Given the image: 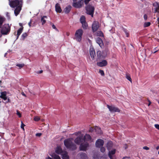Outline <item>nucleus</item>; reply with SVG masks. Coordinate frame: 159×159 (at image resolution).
Wrapping results in <instances>:
<instances>
[{
  "label": "nucleus",
  "instance_id": "nucleus-1",
  "mask_svg": "<svg viewBox=\"0 0 159 159\" xmlns=\"http://www.w3.org/2000/svg\"><path fill=\"white\" fill-rule=\"evenodd\" d=\"M64 143L67 149L71 150H75L77 148L76 145L69 138L65 139L64 141Z\"/></svg>",
  "mask_w": 159,
  "mask_h": 159
},
{
  "label": "nucleus",
  "instance_id": "nucleus-2",
  "mask_svg": "<svg viewBox=\"0 0 159 159\" xmlns=\"http://www.w3.org/2000/svg\"><path fill=\"white\" fill-rule=\"evenodd\" d=\"M1 33L3 35L9 34L11 31V26L8 24H5L2 26Z\"/></svg>",
  "mask_w": 159,
  "mask_h": 159
},
{
  "label": "nucleus",
  "instance_id": "nucleus-3",
  "mask_svg": "<svg viewBox=\"0 0 159 159\" xmlns=\"http://www.w3.org/2000/svg\"><path fill=\"white\" fill-rule=\"evenodd\" d=\"M9 5L12 8H15L17 7L22 6L23 1L22 0H13L10 1L9 0Z\"/></svg>",
  "mask_w": 159,
  "mask_h": 159
},
{
  "label": "nucleus",
  "instance_id": "nucleus-4",
  "mask_svg": "<svg viewBox=\"0 0 159 159\" xmlns=\"http://www.w3.org/2000/svg\"><path fill=\"white\" fill-rule=\"evenodd\" d=\"M83 33V31L82 29L77 30L75 34V39L78 42H80L82 40V37Z\"/></svg>",
  "mask_w": 159,
  "mask_h": 159
},
{
  "label": "nucleus",
  "instance_id": "nucleus-5",
  "mask_svg": "<svg viewBox=\"0 0 159 159\" xmlns=\"http://www.w3.org/2000/svg\"><path fill=\"white\" fill-rule=\"evenodd\" d=\"M86 9L87 14L91 15L92 17H93L94 11V7L90 5H88L86 7Z\"/></svg>",
  "mask_w": 159,
  "mask_h": 159
},
{
  "label": "nucleus",
  "instance_id": "nucleus-6",
  "mask_svg": "<svg viewBox=\"0 0 159 159\" xmlns=\"http://www.w3.org/2000/svg\"><path fill=\"white\" fill-rule=\"evenodd\" d=\"M107 107L111 112H120V110L117 107L113 106L107 105Z\"/></svg>",
  "mask_w": 159,
  "mask_h": 159
},
{
  "label": "nucleus",
  "instance_id": "nucleus-7",
  "mask_svg": "<svg viewBox=\"0 0 159 159\" xmlns=\"http://www.w3.org/2000/svg\"><path fill=\"white\" fill-rule=\"evenodd\" d=\"M84 142H85L84 138L83 136H80L77 137L75 140V142L77 144L82 143Z\"/></svg>",
  "mask_w": 159,
  "mask_h": 159
},
{
  "label": "nucleus",
  "instance_id": "nucleus-8",
  "mask_svg": "<svg viewBox=\"0 0 159 159\" xmlns=\"http://www.w3.org/2000/svg\"><path fill=\"white\" fill-rule=\"evenodd\" d=\"M104 143V141L101 139H98L96 142L95 145L96 147L100 148L102 146Z\"/></svg>",
  "mask_w": 159,
  "mask_h": 159
},
{
  "label": "nucleus",
  "instance_id": "nucleus-9",
  "mask_svg": "<svg viewBox=\"0 0 159 159\" xmlns=\"http://www.w3.org/2000/svg\"><path fill=\"white\" fill-rule=\"evenodd\" d=\"M153 6L155 7L154 8V13H159V3L155 2L153 3Z\"/></svg>",
  "mask_w": 159,
  "mask_h": 159
},
{
  "label": "nucleus",
  "instance_id": "nucleus-10",
  "mask_svg": "<svg viewBox=\"0 0 159 159\" xmlns=\"http://www.w3.org/2000/svg\"><path fill=\"white\" fill-rule=\"evenodd\" d=\"M83 2H82V1H80L78 2H74L73 4V7L76 8H80L82 5H83Z\"/></svg>",
  "mask_w": 159,
  "mask_h": 159
},
{
  "label": "nucleus",
  "instance_id": "nucleus-11",
  "mask_svg": "<svg viewBox=\"0 0 159 159\" xmlns=\"http://www.w3.org/2000/svg\"><path fill=\"white\" fill-rule=\"evenodd\" d=\"M89 145V143L87 142L81 144L80 147V150L84 151H86Z\"/></svg>",
  "mask_w": 159,
  "mask_h": 159
},
{
  "label": "nucleus",
  "instance_id": "nucleus-12",
  "mask_svg": "<svg viewBox=\"0 0 159 159\" xmlns=\"http://www.w3.org/2000/svg\"><path fill=\"white\" fill-rule=\"evenodd\" d=\"M107 64V61L106 60H103L101 61L97 62V65L100 67H103L106 66Z\"/></svg>",
  "mask_w": 159,
  "mask_h": 159
},
{
  "label": "nucleus",
  "instance_id": "nucleus-13",
  "mask_svg": "<svg viewBox=\"0 0 159 159\" xmlns=\"http://www.w3.org/2000/svg\"><path fill=\"white\" fill-rule=\"evenodd\" d=\"M22 6H19L16 7L14 12L15 15L17 16L19 15L21 10Z\"/></svg>",
  "mask_w": 159,
  "mask_h": 159
},
{
  "label": "nucleus",
  "instance_id": "nucleus-14",
  "mask_svg": "<svg viewBox=\"0 0 159 159\" xmlns=\"http://www.w3.org/2000/svg\"><path fill=\"white\" fill-rule=\"evenodd\" d=\"M99 24L98 23H93L92 25V29L93 31V32H94L96 31L99 28Z\"/></svg>",
  "mask_w": 159,
  "mask_h": 159
},
{
  "label": "nucleus",
  "instance_id": "nucleus-15",
  "mask_svg": "<svg viewBox=\"0 0 159 159\" xmlns=\"http://www.w3.org/2000/svg\"><path fill=\"white\" fill-rule=\"evenodd\" d=\"M90 54L91 57L94 59L96 56V54L94 49L93 48H90L89 50Z\"/></svg>",
  "mask_w": 159,
  "mask_h": 159
},
{
  "label": "nucleus",
  "instance_id": "nucleus-16",
  "mask_svg": "<svg viewBox=\"0 0 159 159\" xmlns=\"http://www.w3.org/2000/svg\"><path fill=\"white\" fill-rule=\"evenodd\" d=\"M1 95L0 96V98L3 99L4 100H6L7 99V93L6 91L1 92Z\"/></svg>",
  "mask_w": 159,
  "mask_h": 159
},
{
  "label": "nucleus",
  "instance_id": "nucleus-17",
  "mask_svg": "<svg viewBox=\"0 0 159 159\" xmlns=\"http://www.w3.org/2000/svg\"><path fill=\"white\" fill-rule=\"evenodd\" d=\"M96 42L101 47L103 46L102 40L99 37L97 38L96 39Z\"/></svg>",
  "mask_w": 159,
  "mask_h": 159
},
{
  "label": "nucleus",
  "instance_id": "nucleus-18",
  "mask_svg": "<svg viewBox=\"0 0 159 159\" xmlns=\"http://www.w3.org/2000/svg\"><path fill=\"white\" fill-rule=\"evenodd\" d=\"M55 10L57 13H61L62 11L60 4L57 3L55 5Z\"/></svg>",
  "mask_w": 159,
  "mask_h": 159
},
{
  "label": "nucleus",
  "instance_id": "nucleus-19",
  "mask_svg": "<svg viewBox=\"0 0 159 159\" xmlns=\"http://www.w3.org/2000/svg\"><path fill=\"white\" fill-rule=\"evenodd\" d=\"M97 54L98 59H101L103 58L104 57L102 54V52L100 51H98L97 52Z\"/></svg>",
  "mask_w": 159,
  "mask_h": 159
},
{
  "label": "nucleus",
  "instance_id": "nucleus-20",
  "mask_svg": "<svg viewBox=\"0 0 159 159\" xmlns=\"http://www.w3.org/2000/svg\"><path fill=\"white\" fill-rule=\"evenodd\" d=\"M24 29L23 27H20L17 31V34L16 35V39H18L19 36L22 33Z\"/></svg>",
  "mask_w": 159,
  "mask_h": 159
},
{
  "label": "nucleus",
  "instance_id": "nucleus-21",
  "mask_svg": "<svg viewBox=\"0 0 159 159\" xmlns=\"http://www.w3.org/2000/svg\"><path fill=\"white\" fill-rule=\"evenodd\" d=\"M55 152L58 154H61L62 152V150L60 147H57L56 149Z\"/></svg>",
  "mask_w": 159,
  "mask_h": 159
},
{
  "label": "nucleus",
  "instance_id": "nucleus-22",
  "mask_svg": "<svg viewBox=\"0 0 159 159\" xmlns=\"http://www.w3.org/2000/svg\"><path fill=\"white\" fill-rule=\"evenodd\" d=\"M116 152V149H114L113 150L109 151L108 153V157L110 158H112V155L114 154Z\"/></svg>",
  "mask_w": 159,
  "mask_h": 159
},
{
  "label": "nucleus",
  "instance_id": "nucleus-23",
  "mask_svg": "<svg viewBox=\"0 0 159 159\" xmlns=\"http://www.w3.org/2000/svg\"><path fill=\"white\" fill-rule=\"evenodd\" d=\"M83 137L84 138V141H85V140L89 141L91 139V136L88 134H86Z\"/></svg>",
  "mask_w": 159,
  "mask_h": 159
},
{
  "label": "nucleus",
  "instance_id": "nucleus-24",
  "mask_svg": "<svg viewBox=\"0 0 159 159\" xmlns=\"http://www.w3.org/2000/svg\"><path fill=\"white\" fill-rule=\"evenodd\" d=\"M47 16H44L41 17V20L42 25H43L46 23V20L45 19H47Z\"/></svg>",
  "mask_w": 159,
  "mask_h": 159
},
{
  "label": "nucleus",
  "instance_id": "nucleus-25",
  "mask_svg": "<svg viewBox=\"0 0 159 159\" xmlns=\"http://www.w3.org/2000/svg\"><path fill=\"white\" fill-rule=\"evenodd\" d=\"M71 7L70 6H68L64 9V11L66 13H69L70 11Z\"/></svg>",
  "mask_w": 159,
  "mask_h": 159
},
{
  "label": "nucleus",
  "instance_id": "nucleus-26",
  "mask_svg": "<svg viewBox=\"0 0 159 159\" xmlns=\"http://www.w3.org/2000/svg\"><path fill=\"white\" fill-rule=\"evenodd\" d=\"M5 19L3 17L0 16V28H1L2 26L3 23L5 21Z\"/></svg>",
  "mask_w": 159,
  "mask_h": 159
},
{
  "label": "nucleus",
  "instance_id": "nucleus-27",
  "mask_svg": "<svg viewBox=\"0 0 159 159\" xmlns=\"http://www.w3.org/2000/svg\"><path fill=\"white\" fill-rule=\"evenodd\" d=\"M62 158L63 159H69V156L67 155V152H65L62 155Z\"/></svg>",
  "mask_w": 159,
  "mask_h": 159
},
{
  "label": "nucleus",
  "instance_id": "nucleus-28",
  "mask_svg": "<svg viewBox=\"0 0 159 159\" xmlns=\"http://www.w3.org/2000/svg\"><path fill=\"white\" fill-rule=\"evenodd\" d=\"M95 129L96 132L98 134H101L102 132L100 128H99L98 127L96 126L95 128Z\"/></svg>",
  "mask_w": 159,
  "mask_h": 159
},
{
  "label": "nucleus",
  "instance_id": "nucleus-29",
  "mask_svg": "<svg viewBox=\"0 0 159 159\" xmlns=\"http://www.w3.org/2000/svg\"><path fill=\"white\" fill-rule=\"evenodd\" d=\"M82 27L84 29H87V28H88V24L86 22H84L83 23H82Z\"/></svg>",
  "mask_w": 159,
  "mask_h": 159
},
{
  "label": "nucleus",
  "instance_id": "nucleus-30",
  "mask_svg": "<svg viewBox=\"0 0 159 159\" xmlns=\"http://www.w3.org/2000/svg\"><path fill=\"white\" fill-rule=\"evenodd\" d=\"M80 21L81 23L86 22L85 17L84 16H82L80 18Z\"/></svg>",
  "mask_w": 159,
  "mask_h": 159
},
{
  "label": "nucleus",
  "instance_id": "nucleus-31",
  "mask_svg": "<svg viewBox=\"0 0 159 159\" xmlns=\"http://www.w3.org/2000/svg\"><path fill=\"white\" fill-rule=\"evenodd\" d=\"M150 25L151 23L150 22H145L143 24V26L144 28H146L149 26Z\"/></svg>",
  "mask_w": 159,
  "mask_h": 159
},
{
  "label": "nucleus",
  "instance_id": "nucleus-32",
  "mask_svg": "<svg viewBox=\"0 0 159 159\" xmlns=\"http://www.w3.org/2000/svg\"><path fill=\"white\" fill-rule=\"evenodd\" d=\"M97 34L98 36H99L100 37H104V35L102 31H98Z\"/></svg>",
  "mask_w": 159,
  "mask_h": 159
},
{
  "label": "nucleus",
  "instance_id": "nucleus-33",
  "mask_svg": "<svg viewBox=\"0 0 159 159\" xmlns=\"http://www.w3.org/2000/svg\"><path fill=\"white\" fill-rule=\"evenodd\" d=\"M122 29L123 31L125 32V34L126 36L127 37H129V33L128 32L127 30L126 29L124 28H123Z\"/></svg>",
  "mask_w": 159,
  "mask_h": 159
},
{
  "label": "nucleus",
  "instance_id": "nucleus-34",
  "mask_svg": "<svg viewBox=\"0 0 159 159\" xmlns=\"http://www.w3.org/2000/svg\"><path fill=\"white\" fill-rule=\"evenodd\" d=\"M126 78L129 81L132 82V80L131 78V77L128 74H126Z\"/></svg>",
  "mask_w": 159,
  "mask_h": 159
},
{
  "label": "nucleus",
  "instance_id": "nucleus-35",
  "mask_svg": "<svg viewBox=\"0 0 159 159\" xmlns=\"http://www.w3.org/2000/svg\"><path fill=\"white\" fill-rule=\"evenodd\" d=\"M27 34L26 33H23L21 36L22 39H25L27 36Z\"/></svg>",
  "mask_w": 159,
  "mask_h": 159
},
{
  "label": "nucleus",
  "instance_id": "nucleus-36",
  "mask_svg": "<svg viewBox=\"0 0 159 159\" xmlns=\"http://www.w3.org/2000/svg\"><path fill=\"white\" fill-rule=\"evenodd\" d=\"M24 66V64H18L16 65V66L19 67L20 69H21Z\"/></svg>",
  "mask_w": 159,
  "mask_h": 159
},
{
  "label": "nucleus",
  "instance_id": "nucleus-37",
  "mask_svg": "<svg viewBox=\"0 0 159 159\" xmlns=\"http://www.w3.org/2000/svg\"><path fill=\"white\" fill-rule=\"evenodd\" d=\"M107 147L108 148L111 147L112 146V143L111 142H109L107 143Z\"/></svg>",
  "mask_w": 159,
  "mask_h": 159
},
{
  "label": "nucleus",
  "instance_id": "nucleus-38",
  "mask_svg": "<svg viewBox=\"0 0 159 159\" xmlns=\"http://www.w3.org/2000/svg\"><path fill=\"white\" fill-rule=\"evenodd\" d=\"M99 73L102 76H104L105 75L104 71L102 70H99Z\"/></svg>",
  "mask_w": 159,
  "mask_h": 159
},
{
  "label": "nucleus",
  "instance_id": "nucleus-39",
  "mask_svg": "<svg viewBox=\"0 0 159 159\" xmlns=\"http://www.w3.org/2000/svg\"><path fill=\"white\" fill-rule=\"evenodd\" d=\"M40 120V118L38 116H35L34 118V120L36 121H38Z\"/></svg>",
  "mask_w": 159,
  "mask_h": 159
},
{
  "label": "nucleus",
  "instance_id": "nucleus-40",
  "mask_svg": "<svg viewBox=\"0 0 159 159\" xmlns=\"http://www.w3.org/2000/svg\"><path fill=\"white\" fill-rule=\"evenodd\" d=\"M54 158L55 159H61L60 157L57 155L55 154Z\"/></svg>",
  "mask_w": 159,
  "mask_h": 159
},
{
  "label": "nucleus",
  "instance_id": "nucleus-41",
  "mask_svg": "<svg viewBox=\"0 0 159 159\" xmlns=\"http://www.w3.org/2000/svg\"><path fill=\"white\" fill-rule=\"evenodd\" d=\"M16 114L19 117H21V114L20 112L18 110L16 111Z\"/></svg>",
  "mask_w": 159,
  "mask_h": 159
},
{
  "label": "nucleus",
  "instance_id": "nucleus-42",
  "mask_svg": "<svg viewBox=\"0 0 159 159\" xmlns=\"http://www.w3.org/2000/svg\"><path fill=\"white\" fill-rule=\"evenodd\" d=\"M101 147V148H100V151H101V152H104L105 151V148L104 147H103L102 146Z\"/></svg>",
  "mask_w": 159,
  "mask_h": 159
},
{
  "label": "nucleus",
  "instance_id": "nucleus-43",
  "mask_svg": "<svg viewBox=\"0 0 159 159\" xmlns=\"http://www.w3.org/2000/svg\"><path fill=\"white\" fill-rule=\"evenodd\" d=\"M25 125L23 124L22 122H21V125L20 127L21 129H23L24 130V127Z\"/></svg>",
  "mask_w": 159,
  "mask_h": 159
},
{
  "label": "nucleus",
  "instance_id": "nucleus-44",
  "mask_svg": "<svg viewBox=\"0 0 159 159\" xmlns=\"http://www.w3.org/2000/svg\"><path fill=\"white\" fill-rule=\"evenodd\" d=\"M155 127L157 129L159 130V125L156 124L154 125Z\"/></svg>",
  "mask_w": 159,
  "mask_h": 159
},
{
  "label": "nucleus",
  "instance_id": "nucleus-45",
  "mask_svg": "<svg viewBox=\"0 0 159 159\" xmlns=\"http://www.w3.org/2000/svg\"><path fill=\"white\" fill-rule=\"evenodd\" d=\"M144 20H146L147 19H148V16L147 14H144Z\"/></svg>",
  "mask_w": 159,
  "mask_h": 159
},
{
  "label": "nucleus",
  "instance_id": "nucleus-46",
  "mask_svg": "<svg viewBox=\"0 0 159 159\" xmlns=\"http://www.w3.org/2000/svg\"><path fill=\"white\" fill-rule=\"evenodd\" d=\"M91 0H85L84 1L85 4L86 5Z\"/></svg>",
  "mask_w": 159,
  "mask_h": 159
},
{
  "label": "nucleus",
  "instance_id": "nucleus-47",
  "mask_svg": "<svg viewBox=\"0 0 159 159\" xmlns=\"http://www.w3.org/2000/svg\"><path fill=\"white\" fill-rule=\"evenodd\" d=\"M143 149L146 150H148L149 148L147 146H144L143 147Z\"/></svg>",
  "mask_w": 159,
  "mask_h": 159
},
{
  "label": "nucleus",
  "instance_id": "nucleus-48",
  "mask_svg": "<svg viewBox=\"0 0 159 159\" xmlns=\"http://www.w3.org/2000/svg\"><path fill=\"white\" fill-rule=\"evenodd\" d=\"M94 130V129L92 127H90L89 130V132H92Z\"/></svg>",
  "mask_w": 159,
  "mask_h": 159
},
{
  "label": "nucleus",
  "instance_id": "nucleus-49",
  "mask_svg": "<svg viewBox=\"0 0 159 159\" xmlns=\"http://www.w3.org/2000/svg\"><path fill=\"white\" fill-rule=\"evenodd\" d=\"M52 26L53 29H55L56 30H58L57 29L56 27L55 26L54 24H52Z\"/></svg>",
  "mask_w": 159,
  "mask_h": 159
},
{
  "label": "nucleus",
  "instance_id": "nucleus-50",
  "mask_svg": "<svg viewBox=\"0 0 159 159\" xmlns=\"http://www.w3.org/2000/svg\"><path fill=\"white\" fill-rule=\"evenodd\" d=\"M31 23H32V20H30V22L28 23V25L29 26H30V27L31 26Z\"/></svg>",
  "mask_w": 159,
  "mask_h": 159
},
{
  "label": "nucleus",
  "instance_id": "nucleus-51",
  "mask_svg": "<svg viewBox=\"0 0 159 159\" xmlns=\"http://www.w3.org/2000/svg\"><path fill=\"white\" fill-rule=\"evenodd\" d=\"M36 136H40L41 135V133H37L36 134Z\"/></svg>",
  "mask_w": 159,
  "mask_h": 159
},
{
  "label": "nucleus",
  "instance_id": "nucleus-52",
  "mask_svg": "<svg viewBox=\"0 0 159 159\" xmlns=\"http://www.w3.org/2000/svg\"><path fill=\"white\" fill-rule=\"evenodd\" d=\"M81 155L82 156H83L84 157H85L86 156V154L85 153H82L81 154Z\"/></svg>",
  "mask_w": 159,
  "mask_h": 159
},
{
  "label": "nucleus",
  "instance_id": "nucleus-53",
  "mask_svg": "<svg viewBox=\"0 0 159 159\" xmlns=\"http://www.w3.org/2000/svg\"><path fill=\"white\" fill-rule=\"evenodd\" d=\"M7 99V101L6 102V103L11 102L10 100L9 99V98H8Z\"/></svg>",
  "mask_w": 159,
  "mask_h": 159
},
{
  "label": "nucleus",
  "instance_id": "nucleus-54",
  "mask_svg": "<svg viewBox=\"0 0 159 159\" xmlns=\"http://www.w3.org/2000/svg\"><path fill=\"white\" fill-rule=\"evenodd\" d=\"M43 71L42 70H41L37 72V73L38 74H41L43 72Z\"/></svg>",
  "mask_w": 159,
  "mask_h": 159
},
{
  "label": "nucleus",
  "instance_id": "nucleus-55",
  "mask_svg": "<svg viewBox=\"0 0 159 159\" xmlns=\"http://www.w3.org/2000/svg\"><path fill=\"white\" fill-rule=\"evenodd\" d=\"M21 94H22V95H23V96H24L25 97H26V95L25 94V93H24L23 92H22L21 93Z\"/></svg>",
  "mask_w": 159,
  "mask_h": 159
},
{
  "label": "nucleus",
  "instance_id": "nucleus-56",
  "mask_svg": "<svg viewBox=\"0 0 159 159\" xmlns=\"http://www.w3.org/2000/svg\"><path fill=\"white\" fill-rule=\"evenodd\" d=\"M148 102H149V103H148V106H150V104H151V101H150L149 100H148Z\"/></svg>",
  "mask_w": 159,
  "mask_h": 159
},
{
  "label": "nucleus",
  "instance_id": "nucleus-57",
  "mask_svg": "<svg viewBox=\"0 0 159 159\" xmlns=\"http://www.w3.org/2000/svg\"><path fill=\"white\" fill-rule=\"evenodd\" d=\"M157 24L159 25V17L157 18Z\"/></svg>",
  "mask_w": 159,
  "mask_h": 159
},
{
  "label": "nucleus",
  "instance_id": "nucleus-58",
  "mask_svg": "<svg viewBox=\"0 0 159 159\" xmlns=\"http://www.w3.org/2000/svg\"><path fill=\"white\" fill-rule=\"evenodd\" d=\"M128 148V146L127 144H125V149H126Z\"/></svg>",
  "mask_w": 159,
  "mask_h": 159
},
{
  "label": "nucleus",
  "instance_id": "nucleus-59",
  "mask_svg": "<svg viewBox=\"0 0 159 159\" xmlns=\"http://www.w3.org/2000/svg\"><path fill=\"white\" fill-rule=\"evenodd\" d=\"M19 25H20V26L21 27H23V25H22V23H19Z\"/></svg>",
  "mask_w": 159,
  "mask_h": 159
},
{
  "label": "nucleus",
  "instance_id": "nucleus-60",
  "mask_svg": "<svg viewBox=\"0 0 159 159\" xmlns=\"http://www.w3.org/2000/svg\"><path fill=\"white\" fill-rule=\"evenodd\" d=\"M156 149H159V146H157V147L156 148Z\"/></svg>",
  "mask_w": 159,
  "mask_h": 159
},
{
  "label": "nucleus",
  "instance_id": "nucleus-61",
  "mask_svg": "<svg viewBox=\"0 0 159 159\" xmlns=\"http://www.w3.org/2000/svg\"><path fill=\"white\" fill-rule=\"evenodd\" d=\"M158 51V50H156V51H155L154 52H153V53H156L157 51Z\"/></svg>",
  "mask_w": 159,
  "mask_h": 159
},
{
  "label": "nucleus",
  "instance_id": "nucleus-62",
  "mask_svg": "<svg viewBox=\"0 0 159 159\" xmlns=\"http://www.w3.org/2000/svg\"><path fill=\"white\" fill-rule=\"evenodd\" d=\"M128 157H123V159H125V158H127Z\"/></svg>",
  "mask_w": 159,
  "mask_h": 159
},
{
  "label": "nucleus",
  "instance_id": "nucleus-63",
  "mask_svg": "<svg viewBox=\"0 0 159 159\" xmlns=\"http://www.w3.org/2000/svg\"><path fill=\"white\" fill-rule=\"evenodd\" d=\"M77 1V0H73V1L74 2H76Z\"/></svg>",
  "mask_w": 159,
  "mask_h": 159
},
{
  "label": "nucleus",
  "instance_id": "nucleus-64",
  "mask_svg": "<svg viewBox=\"0 0 159 159\" xmlns=\"http://www.w3.org/2000/svg\"><path fill=\"white\" fill-rule=\"evenodd\" d=\"M66 35L68 36L69 35V34L68 33H66Z\"/></svg>",
  "mask_w": 159,
  "mask_h": 159
}]
</instances>
